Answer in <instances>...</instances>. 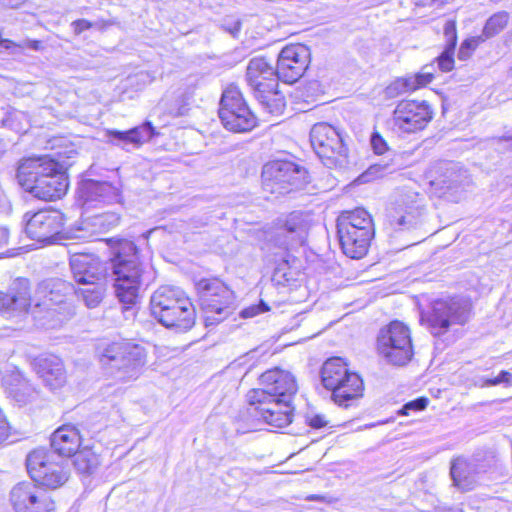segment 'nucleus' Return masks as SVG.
Returning <instances> with one entry per match:
<instances>
[{
    "mask_svg": "<svg viewBox=\"0 0 512 512\" xmlns=\"http://www.w3.org/2000/svg\"><path fill=\"white\" fill-rule=\"evenodd\" d=\"M17 179L27 192L45 201L61 198L68 189V178L62 165L48 156L22 159Z\"/></svg>",
    "mask_w": 512,
    "mask_h": 512,
    "instance_id": "obj_1",
    "label": "nucleus"
},
{
    "mask_svg": "<svg viewBox=\"0 0 512 512\" xmlns=\"http://www.w3.org/2000/svg\"><path fill=\"white\" fill-rule=\"evenodd\" d=\"M112 250L115 294L121 303L133 305L139 297L143 273L137 247L132 241L118 240Z\"/></svg>",
    "mask_w": 512,
    "mask_h": 512,
    "instance_id": "obj_2",
    "label": "nucleus"
},
{
    "mask_svg": "<svg viewBox=\"0 0 512 512\" xmlns=\"http://www.w3.org/2000/svg\"><path fill=\"white\" fill-rule=\"evenodd\" d=\"M150 310L154 319L176 332H186L195 325V308L184 291L177 287H159L151 296Z\"/></svg>",
    "mask_w": 512,
    "mask_h": 512,
    "instance_id": "obj_3",
    "label": "nucleus"
},
{
    "mask_svg": "<svg viewBox=\"0 0 512 512\" xmlns=\"http://www.w3.org/2000/svg\"><path fill=\"white\" fill-rule=\"evenodd\" d=\"M323 386L332 391V398L340 406L348 407L350 400L362 396L363 381L360 376L350 372L342 358L328 359L321 369Z\"/></svg>",
    "mask_w": 512,
    "mask_h": 512,
    "instance_id": "obj_4",
    "label": "nucleus"
},
{
    "mask_svg": "<svg viewBox=\"0 0 512 512\" xmlns=\"http://www.w3.org/2000/svg\"><path fill=\"white\" fill-rule=\"evenodd\" d=\"M100 362L120 373L122 380L135 379L145 365V350L130 342H112L98 347Z\"/></svg>",
    "mask_w": 512,
    "mask_h": 512,
    "instance_id": "obj_5",
    "label": "nucleus"
},
{
    "mask_svg": "<svg viewBox=\"0 0 512 512\" xmlns=\"http://www.w3.org/2000/svg\"><path fill=\"white\" fill-rule=\"evenodd\" d=\"M27 471L32 483L47 489H57L69 479L70 470L64 461H55L54 455L45 449H35L26 459Z\"/></svg>",
    "mask_w": 512,
    "mask_h": 512,
    "instance_id": "obj_6",
    "label": "nucleus"
},
{
    "mask_svg": "<svg viewBox=\"0 0 512 512\" xmlns=\"http://www.w3.org/2000/svg\"><path fill=\"white\" fill-rule=\"evenodd\" d=\"M261 178L263 190L278 195L300 189L308 182V174L303 167L284 160L266 163Z\"/></svg>",
    "mask_w": 512,
    "mask_h": 512,
    "instance_id": "obj_7",
    "label": "nucleus"
},
{
    "mask_svg": "<svg viewBox=\"0 0 512 512\" xmlns=\"http://www.w3.org/2000/svg\"><path fill=\"white\" fill-rule=\"evenodd\" d=\"M311 145L328 168H343L348 164V150L337 129L327 123H317L310 131Z\"/></svg>",
    "mask_w": 512,
    "mask_h": 512,
    "instance_id": "obj_8",
    "label": "nucleus"
},
{
    "mask_svg": "<svg viewBox=\"0 0 512 512\" xmlns=\"http://www.w3.org/2000/svg\"><path fill=\"white\" fill-rule=\"evenodd\" d=\"M379 354L393 365L407 364L413 356L409 328L400 321H392L380 329L377 337Z\"/></svg>",
    "mask_w": 512,
    "mask_h": 512,
    "instance_id": "obj_9",
    "label": "nucleus"
},
{
    "mask_svg": "<svg viewBox=\"0 0 512 512\" xmlns=\"http://www.w3.org/2000/svg\"><path fill=\"white\" fill-rule=\"evenodd\" d=\"M219 118L223 126L234 133H246L254 129L257 119L247 106L236 86L227 87L220 100Z\"/></svg>",
    "mask_w": 512,
    "mask_h": 512,
    "instance_id": "obj_10",
    "label": "nucleus"
},
{
    "mask_svg": "<svg viewBox=\"0 0 512 512\" xmlns=\"http://www.w3.org/2000/svg\"><path fill=\"white\" fill-rule=\"evenodd\" d=\"M469 318L468 302L451 298L448 300H437L433 303L431 312L422 320L434 336L445 334L452 325H463Z\"/></svg>",
    "mask_w": 512,
    "mask_h": 512,
    "instance_id": "obj_11",
    "label": "nucleus"
},
{
    "mask_svg": "<svg viewBox=\"0 0 512 512\" xmlns=\"http://www.w3.org/2000/svg\"><path fill=\"white\" fill-rule=\"evenodd\" d=\"M311 227V217L302 211H293L277 218L272 241L285 250L302 246Z\"/></svg>",
    "mask_w": 512,
    "mask_h": 512,
    "instance_id": "obj_12",
    "label": "nucleus"
},
{
    "mask_svg": "<svg viewBox=\"0 0 512 512\" xmlns=\"http://www.w3.org/2000/svg\"><path fill=\"white\" fill-rule=\"evenodd\" d=\"M263 397L252 396V391L247 393V401L250 405L249 413L254 417L262 419L268 425L282 428L292 422L293 410L292 400L284 397H274L265 394Z\"/></svg>",
    "mask_w": 512,
    "mask_h": 512,
    "instance_id": "obj_13",
    "label": "nucleus"
},
{
    "mask_svg": "<svg viewBox=\"0 0 512 512\" xmlns=\"http://www.w3.org/2000/svg\"><path fill=\"white\" fill-rule=\"evenodd\" d=\"M433 111L425 102L414 100L400 101L389 122L393 132L401 134H411L423 130L432 120Z\"/></svg>",
    "mask_w": 512,
    "mask_h": 512,
    "instance_id": "obj_14",
    "label": "nucleus"
},
{
    "mask_svg": "<svg viewBox=\"0 0 512 512\" xmlns=\"http://www.w3.org/2000/svg\"><path fill=\"white\" fill-rule=\"evenodd\" d=\"M9 501L15 512H55L52 496L32 482H20L10 491Z\"/></svg>",
    "mask_w": 512,
    "mask_h": 512,
    "instance_id": "obj_15",
    "label": "nucleus"
},
{
    "mask_svg": "<svg viewBox=\"0 0 512 512\" xmlns=\"http://www.w3.org/2000/svg\"><path fill=\"white\" fill-rule=\"evenodd\" d=\"M422 210V197L408 189L401 192L387 207L385 224L392 230L408 229L416 224Z\"/></svg>",
    "mask_w": 512,
    "mask_h": 512,
    "instance_id": "obj_16",
    "label": "nucleus"
},
{
    "mask_svg": "<svg viewBox=\"0 0 512 512\" xmlns=\"http://www.w3.org/2000/svg\"><path fill=\"white\" fill-rule=\"evenodd\" d=\"M197 290L202 309L207 314L218 315L213 320L220 321L231 313L234 296L224 283L218 279H202L197 283Z\"/></svg>",
    "mask_w": 512,
    "mask_h": 512,
    "instance_id": "obj_17",
    "label": "nucleus"
},
{
    "mask_svg": "<svg viewBox=\"0 0 512 512\" xmlns=\"http://www.w3.org/2000/svg\"><path fill=\"white\" fill-rule=\"evenodd\" d=\"M435 175L430 180L433 193L438 197H446L451 201H458L459 194L468 182L466 171L458 164L442 162L435 168Z\"/></svg>",
    "mask_w": 512,
    "mask_h": 512,
    "instance_id": "obj_18",
    "label": "nucleus"
},
{
    "mask_svg": "<svg viewBox=\"0 0 512 512\" xmlns=\"http://www.w3.org/2000/svg\"><path fill=\"white\" fill-rule=\"evenodd\" d=\"M24 219L29 238L41 243H52L59 239L63 226V215L59 211L39 210L32 215L27 212Z\"/></svg>",
    "mask_w": 512,
    "mask_h": 512,
    "instance_id": "obj_19",
    "label": "nucleus"
},
{
    "mask_svg": "<svg viewBox=\"0 0 512 512\" xmlns=\"http://www.w3.org/2000/svg\"><path fill=\"white\" fill-rule=\"evenodd\" d=\"M310 60L309 49L302 44L288 45L278 55L277 65L274 68L279 80L294 83L306 71Z\"/></svg>",
    "mask_w": 512,
    "mask_h": 512,
    "instance_id": "obj_20",
    "label": "nucleus"
},
{
    "mask_svg": "<svg viewBox=\"0 0 512 512\" xmlns=\"http://www.w3.org/2000/svg\"><path fill=\"white\" fill-rule=\"evenodd\" d=\"M260 384L262 388L252 389V396L263 397L270 394L274 397L293 399L298 391L295 377L286 370L275 367L261 374Z\"/></svg>",
    "mask_w": 512,
    "mask_h": 512,
    "instance_id": "obj_21",
    "label": "nucleus"
},
{
    "mask_svg": "<svg viewBox=\"0 0 512 512\" xmlns=\"http://www.w3.org/2000/svg\"><path fill=\"white\" fill-rule=\"evenodd\" d=\"M31 305L30 283L28 279H16L8 293L0 292V313L11 317L27 312Z\"/></svg>",
    "mask_w": 512,
    "mask_h": 512,
    "instance_id": "obj_22",
    "label": "nucleus"
},
{
    "mask_svg": "<svg viewBox=\"0 0 512 512\" xmlns=\"http://www.w3.org/2000/svg\"><path fill=\"white\" fill-rule=\"evenodd\" d=\"M118 189L108 182L93 179L82 181L77 189V202L83 207H91L94 202L110 203L118 198Z\"/></svg>",
    "mask_w": 512,
    "mask_h": 512,
    "instance_id": "obj_23",
    "label": "nucleus"
},
{
    "mask_svg": "<svg viewBox=\"0 0 512 512\" xmlns=\"http://www.w3.org/2000/svg\"><path fill=\"white\" fill-rule=\"evenodd\" d=\"M154 135H156V131L150 121L127 131L106 130L105 132L107 143L125 150H129L130 146L139 148L142 144L151 140Z\"/></svg>",
    "mask_w": 512,
    "mask_h": 512,
    "instance_id": "obj_24",
    "label": "nucleus"
},
{
    "mask_svg": "<svg viewBox=\"0 0 512 512\" xmlns=\"http://www.w3.org/2000/svg\"><path fill=\"white\" fill-rule=\"evenodd\" d=\"M337 233L344 254L353 259L366 255L374 237V230H354L352 227H337Z\"/></svg>",
    "mask_w": 512,
    "mask_h": 512,
    "instance_id": "obj_25",
    "label": "nucleus"
},
{
    "mask_svg": "<svg viewBox=\"0 0 512 512\" xmlns=\"http://www.w3.org/2000/svg\"><path fill=\"white\" fill-rule=\"evenodd\" d=\"M70 268L74 280L83 285L102 280L105 272L101 261L90 254H74Z\"/></svg>",
    "mask_w": 512,
    "mask_h": 512,
    "instance_id": "obj_26",
    "label": "nucleus"
},
{
    "mask_svg": "<svg viewBox=\"0 0 512 512\" xmlns=\"http://www.w3.org/2000/svg\"><path fill=\"white\" fill-rule=\"evenodd\" d=\"M34 369L51 390L61 388L66 383V372L62 360L55 355L39 357Z\"/></svg>",
    "mask_w": 512,
    "mask_h": 512,
    "instance_id": "obj_27",
    "label": "nucleus"
},
{
    "mask_svg": "<svg viewBox=\"0 0 512 512\" xmlns=\"http://www.w3.org/2000/svg\"><path fill=\"white\" fill-rule=\"evenodd\" d=\"M80 445V432L71 424L62 425L51 436V447L60 456L71 457L78 451Z\"/></svg>",
    "mask_w": 512,
    "mask_h": 512,
    "instance_id": "obj_28",
    "label": "nucleus"
},
{
    "mask_svg": "<svg viewBox=\"0 0 512 512\" xmlns=\"http://www.w3.org/2000/svg\"><path fill=\"white\" fill-rule=\"evenodd\" d=\"M2 381L8 394L18 402L19 405L27 404L37 393L32 384L18 370L4 375Z\"/></svg>",
    "mask_w": 512,
    "mask_h": 512,
    "instance_id": "obj_29",
    "label": "nucleus"
},
{
    "mask_svg": "<svg viewBox=\"0 0 512 512\" xmlns=\"http://www.w3.org/2000/svg\"><path fill=\"white\" fill-rule=\"evenodd\" d=\"M278 79H270L267 84L253 91L255 98L270 114H281L285 108V98L277 90Z\"/></svg>",
    "mask_w": 512,
    "mask_h": 512,
    "instance_id": "obj_30",
    "label": "nucleus"
},
{
    "mask_svg": "<svg viewBox=\"0 0 512 512\" xmlns=\"http://www.w3.org/2000/svg\"><path fill=\"white\" fill-rule=\"evenodd\" d=\"M274 68L263 57L252 58L247 66L246 80L252 92L275 78Z\"/></svg>",
    "mask_w": 512,
    "mask_h": 512,
    "instance_id": "obj_31",
    "label": "nucleus"
},
{
    "mask_svg": "<svg viewBox=\"0 0 512 512\" xmlns=\"http://www.w3.org/2000/svg\"><path fill=\"white\" fill-rule=\"evenodd\" d=\"M450 475L454 485L463 490L472 489L479 476L472 468L469 458L464 457H458L452 462Z\"/></svg>",
    "mask_w": 512,
    "mask_h": 512,
    "instance_id": "obj_32",
    "label": "nucleus"
},
{
    "mask_svg": "<svg viewBox=\"0 0 512 512\" xmlns=\"http://www.w3.org/2000/svg\"><path fill=\"white\" fill-rule=\"evenodd\" d=\"M41 290L45 293L44 305L64 304L65 297L74 291L71 283L62 279H50L41 285Z\"/></svg>",
    "mask_w": 512,
    "mask_h": 512,
    "instance_id": "obj_33",
    "label": "nucleus"
},
{
    "mask_svg": "<svg viewBox=\"0 0 512 512\" xmlns=\"http://www.w3.org/2000/svg\"><path fill=\"white\" fill-rule=\"evenodd\" d=\"M337 227L374 230L371 215L363 208L343 212L337 219Z\"/></svg>",
    "mask_w": 512,
    "mask_h": 512,
    "instance_id": "obj_34",
    "label": "nucleus"
},
{
    "mask_svg": "<svg viewBox=\"0 0 512 512\" xmlns=\"http://www.w3.org/2000/svg\"><path fill=\"white\" fill-rule=\"evenodd\" d=\"M105 291V285L102 280H100L85 284V287L75 290V293L88 308L93 309L102 302Z\"/></svg>",
    "mask_w": 512,
    "mask_h": 512,
    "instance_id": "obj_35",
    "label": "nucleus"
},
{
    "mask_svg": "<svg viewBox=\"0 0 512 512\" xmlns=\"http://www.w3.org/2000/svg\"><path fill=\"white\" fill-rule=\"evenodd\" d=\"M472 468L478 475L493 471L497 468L498 458L493 451H480L469 458Z\"/></svg>",
    "mask_w": 512,
    "mask_h": 512,
    "instance_id": "obj_36",
    "label": "nucleus"
},
{
    "mask_svg": "<svg viewBox=\"0 0 512 512\" xmlns=\"http://www.w3.org/2000/svg\"><path fill=\"white\" fill-rule=\"evenodd\" d=\"M74 466L82 474H91L99 465L98 455L90 449L79 450L73 455Z\"/></svg>",
    "mask_w": 512,
    "mask_h": 512,
    "instance_id": "obj_37",
    "label": "nucleus"
},
{
    "mask_svg": "<svg viewBox=\"0 0 512 512\" xmlns=\"http://www.w3.org/2000/svg\"><path fill=\"white\" fill-rule=\"evenodd\" d=\"M509 21V13L499 11L489 17L484 25L482 36L485 40L498 35L505 29Z\"/></svg>",
    "mask_w": 512,
    "mask_h": 512,
    "instance_id": "obj_38",
    "label": "nucleus"
},
{
    "mask_svg": "<svg viewBox=\"0 0 512 512\" xmlns=\"http://www.w3.org/2000/svg\"><path fill=\"white\" fill-rule=\"evenodd\" d=\"M414 90H415L414 82L412 80H409L408 77H405V78H399V79L395 80L393 83H391L386 88V94L389 97H396L400 94H403V93H406L409 91H414Z\"/></svg>",
    "mask_w": 512,
    "mask_h": 512,
    "instance_id": "obj_39",
    "label": "nucleus"
},
{
    "mask_svg": "<svg viewBox=\"0 0 512 512\" xmlns=\"http://www.w3.org/2000/svg\"><path fill=\"white\" fill-rule=\"evenodd\" d=\"M119 216L115 213H105L96 215L91 219L92 225L99 227L102 231H107L110 228L118 225Z\"/></svg>",
    "mask_w": 512,
    "mask_h": 512,
    "instance_id": "obj_40",
    "label": "nucleus"
},
{
    "mask_svg": "<svg viewBox=\"0 0 512 512\" xmlns=\"http://www.w3.org/2000/svg\"><path fill=\"white\" fill-rule=\"evenodd\" d=\"M484 41L485 39L482 35L464 40L459 48L458 58L463 61L467 60L478 45Z\"/></svg>",
    "mask_w": 512,
    "mask_h": 512,
    "instance_id": "obj_41",
    "label": "nucleus"
},
{
    "mask_svg": "<svg viewBox=\"0 0 512 512\" xmlns=\"http://www.w3.org/2000/svg\"><path fill=\"white\" fill-rule=\"evenodd\" d=\"M454 49L445 48L436 58L437 67L441 72H449L454 68Z\"/></svg>",
    "mask_w": 512,
    "mask_h": 512,
    "instance_id": "obj_42",
    "label": "nucleus"
},
{
    "mask_svg": "<svg viewBox=\"0 0 512 512\" xmlns=\"http://www.w3.org/2000/svg\"><path fill=\"white\" fill-rule=\"evenodd\" d=\"M481 381V387L496 386L500 384L510 385L512 382V374L506 370H502L496 377L483 378Z\"/></svg>",
    "mask_w": 512,
    "mask_h": 512,
    "instance_id": "obj_43",
    "label": "nucleus"
},
{
    "mask_svg": "<svg viewBox=\"0 0 512 512\" xmlns=\"http://www.w3.org/2000/svg\"><path fill=\"white\" fill-rule=\"evenodd\" d=\"M444 36L446 38V47L449 49H454L457 44V30H456V22L454 20H448L444 25Z\"/></svg>",
    "mask_w": 512,
    "mask_h": 512,
    "instance_id": "obj_44",
    "label": "nucleus"
},
{
    "mask_svg": "<svg viewBox=\"0 0 512 512\" xmlns=\"http://www.w3.org/2000/svg\"><path fill=\"white\" fill-rule=\"evenodd\" d=\"M427 404H428V400L426 398H423V397L417 398L413 401L406 403L402 407L401 413L403 415H409L411 410H413V411L424 410L426 408Z\"/></svg>",
    "mask_w": 512,
    "mask_h": 512,
    "instance_id": "obj_45",
    "label": "nucleus"
},
{
    "mask_svg": "<svg viewBox=\"0 0 512 512\" xmlns=\"http://www.w3.org/2000/svg\"><path fill=\"white\" fill-rule=\"evenodd\" d=\"M408 78L414 82L415 90L429 84L433 80L432 72H426L423 69L416 75L408 76Z\"/></svg>",
    "mask_w": 512,
    "mask_h": 512,
    "instance_id": "obj_46",
    "label": "nucleus"
},
{
    "mask_svg": "<svg viewBox=\"0 0 512 512\" xmlns=\"http://www.w3.org/2000/svg\"><path fill=\"white\" fill-rule=\"evenodd\" d=\"M371 145L377 154H383L387 150L386 142L378 133L371 136Z\"/></svg>",
    "mask_w": 512,
    "mask_h": 512,
    "instance_id": "obj_47",
    "label": "nucleus"
},
{
    "mask_svg": "<svg viewBox=\"0 0 512 512\" xmlns=\"http://www.w3.org/2000/svg\"><path fill=\"white\" fill-rule=\"evenodd\" d=\"M306 422L314 429H319L325 427L328 424V421L325 419L323 415H307Z\"/></svg>",
    "mask_w": 512,
    "mask_h": 512,
    "instance_id": "obj_48",
    "label": "nucleus"
},
{
    "mask_svg": "<svg viewBox=\"0 0 512 512\" xmlns=\"http://www.w3.org/2000/svg\"><path fill=\"white\" fill-rule=\"evenodd\" d=\"M222 26L225 31L235 37L241 30V21L239 19L225 20Z\"/></svg>",
    "mask_w": 512,
    "mask_h": 512,
    "instance_id": "obj_49",
    "label": "nucleus"
},
{
    "mask_svg": "<svg viewBox=\"0 0 512 512\" xmlns=\"http://www.w3.org/2000/svg\"><path fill=\"white\" fill-rule=\"evenodd\" d=\"M295 261H296L295 257H292L290 254H286L283 257L282 262L277 265V267L275 269L276 274L282 273L283 277H286L287 276V272L285 271V267L290 268L291 265Z\"/></svg>",
    "mask_w": 512,
    "mask_h": 512,
    "instance_id": "obj_50",
    "label": "nucleus"
},
{
    "mask_svg": "<svg viewBox=\"0 0 512 512\" xmlns=\"http://www.w3.org/2000/svg\"><path fill=\"white\" fill-rule=\"evenodd\" d=\"M71 26L73 28V32L75 35L81 34L83 31L90 29L93 24L86 20V19H78L71 23Z\"/></svg>",
    "mask_w": 512,
    "mask_h": 512,
    "instance_id": "obj_51",
    "label": "nucleus"
},
{
    "mask_svg": "<svg viewBox=\"0 0 512 512\" xmlns=\"http://www.w3.org/2000/svg\"><path fill=\"white\" fill-rule=\"evenodd\" d=\"M10 434V426L2 411H0V444L4 442Z\"/></svg>",
    "mask_w": 512,
    "mask_h": 512,
    "instance_id": "obj_52",
    "label": "nucleus"
},
{
    "mask_svg": "<svg viewBox=\"0 0 512 512\" xmlns=\"http://www.w3.org/2000/svg\"><path fill=\"white\" fill-rule=\"evenodd\" d=\"M262 306H263L262 308L260 306H252V307L246 308L242 311L241 315L244 318L253 317V316L259 314L260 312H264V311L268 310V307L266 305L262 304Z\"/></svg>",
    "mask_w": 512,
    "mask_h": 512,
    "instance_id": "obj_53",
    "label": "nucleus"
},
{
    "mask_svg": "<svg viewBox=\"0 0 512 512\" xmlns=\"http://www.w3.org/2000/svg\"><path fill=\"white\" fill-rule=\"evenodd\" d=\"M28 0H0V5L6 8L17 9Z\"/></svg>",
    "mask_w": 512,
    "mask_h": 512,
    "instance_id": "obj_54",
    "label": "nucleus"
},
{
    "mask_svg": "<svg viewBox=\"0 0 512 512\" xmlns=\"http://www.w3.org/2000/svg\"><path fill=\"white\" fill-rule=\"evenodd\" d=\"M378 167L375 165V166H371L367 172L365 174H363L361 177L362 178H369L370 175H373L376 171H377Z\"/></svg>",
    "mask_w": 512,
    "mask_h": 512,
    "instance_id": "obj_55",
    "label": "nucleus"
},
{
    "mask_svg": "<svg viewBox=\"0 0 512 512\" xmlns=\"http://www.w3.org/2000/svg\"><path fill=\"white\" fill-rule=\"evenodd\" d=\"M422 69L426 72H432V75L434 74V71H435V65L434 63H430V64H427V65H424L422 67Z\"/></svg>",
    "mask_w": 512,
    "mask_h": 512,
    "instance_id": "obj_56",
    "label": "nucleus"
},
{
    "mask_svg": "<svg viewBox=\"0 0 512 512\" xmlns=\"http://www.w3.org/2000/svg\"><path fill=\"white\" fill-rule=\"evenodd\" d=\"M3 108L0 109V123L2 126H6L7 125V119H5L2 115L5 114L3 112Z\"/></svg>",
    "mask_w": 512,
    "mask_h": 512,
    "instance_id": "obj_57",
    "label": "nucleus"
},
{
    "mask_svg": "<svg viewBox=\"0 0 512 512\" xmlns=\"http://www.w3.org/2000/svg\"><path fill=\"white\" fill-rule=\"evenodd\" d=\"M434 2H439L441 4H445L448 2V0H434Z\"/></svg>",
    "mask_w": 512,
    "mask_h": 512,
    "instance_id": "obj_58",
    "label": "nucleus"
},
{
    "mask_svg": "<svg viewBox=\"0 0 512 512\" xmlns=\"http://www.w3.org/2000/svg\"><path fill=\"white\" fill-rule=\"evenodd\" d=\"M3 152V144H2V140L0 139V155L2 154Z\"/></svg>",
    "mask_w": 512,
    "mask_h": 512,
    "instance_id": "obj_59",
    "label": "nucleus"
},
{
    "mask_svg": "<svg viewBox=\"0 0 512 512\" xmlns=\"http://www.w3.org/2000/svg\"><path fill=\"white\" fill-rule=\"evenodd\" d=\"M54 312H56V309H49V312H48V313H49V314H52V313H54Z\"/></svg>",
    "mask_w": 512,
    "mask_h": 512,
    "instance_id": "obj_60",
    "label": "nucleus"
}]
</instances>
